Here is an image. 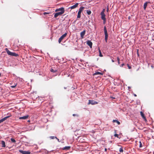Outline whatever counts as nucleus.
Masks as SVG:
<instances>
[{"label": "nucleus", "mask_w": 154, "mask_h": 154, "mask_svg": "<svg viewBox=\"0 0 154 154\" xmlns=\"http://www.w3.org/2000/svg\"><path fill=\"white\" fill-rule=\"evenodd\" d=\"M5 50L6 51L7 54L11 56L17 57L19 56V55L17 54H16L14 52H12L9 51L8 48H6Z\"/></svg>", "instance_id": "f257e3e1"}, {"label": "nucleus", "mask_w": 154, "mask_h": 154, "mask_svg": "<svg viewBox=\"0 0 154 154\" xmlns=\"http://www.w3.org/2000/svg\"><path fill=\"white\" fill-rule=\"evenodd\" d=\"M104 30L105 34V39L106 42H107L108 39V35L107 33V32L106 29V28L105 26L104 27Z\"/></svg>", "instance_id": "f03ea898"}, {"label": "nucleus", "mask_w": 154, "mask_h": 154, "mask_svg": "<svg viewBox=\"0 0 154 154\" xmlns=\"http://www.w3.org/2000/svg\"><path fill=\"white\" fill-rule=\"evenodd\" d=\"M67 33L66 32L62 35L59 39L58 42L59 43H60L61 41L64 39V38L67 35Z\"/></svg>", "instance_id": "7ed1b4c3"}, {"label": "nucleus", "mask_w": 154, "mask_h": 154, "mask_svg": "<svg viewBox=\"0 0 154 154\" xmlns=\"http://www.w3.org/2000/svg\"><path fill=\"white\" fill-rule=\"evenodd\" d=\"M101 19L103 20V23L105 24L106 23V19L105 17L106 15L105 14H100Z\"/></svg>", "instance_id": "20e7f679"}, {"label": "nucleus", "mask_w": 154, "mask_h": 154, "mask_svg": "<svg viewBox=\"0 0 154 154\" xmlns=\"http://www.w3.org/2000/svg\"><path fill=\"white\" fill-rule=\"evenodd\" d=\"M88 101L89 102L88 103V104H91L92 105H94L98 103V102H97L94 100H89Z\"/></svg>", "instance_id": "39448f33"}, {"label": "nucleus", "mask_w": 154, "mask_h": 154, "mask_svg": "<svg viewBox=\"0 0 154 154\" xmlns=\"http://www.w3.org/2000/svg\"><path fill=\"white\" fill-rule=\"evenodd\" d=\"M11 116V115H10V116H6V117H4V118H2V119H1V120H0V123H2V122H3L4 121H5L7 119H8V118H9Z\"/></svg>", "instance_id": "423d86ee"}, {"label": "nucleus", "mask_w": 154, "mask_h": 154, "mask_svg": "<svg viewBox=\"0 0 154 154\" xmlns=\"http://www.w3.org/2000/svg\"><path fill=\"white\" fill-rule=\"evenodd\" d=\"M64 13H63V11H60V12H57L54 15V17L55 18H56L58 16L60 15H62V14H63Z\"/></svg>", "instance_id": "0eeeda50"}, {"label": "nucleus", "mask_w": 154, "mask_h": 154, "mask_svg": "<svg viewBox=\"0 0 154 154\" xmlns=\"http://www.w3.org/2000/svg\"><path fill=\"white\" fill-rule=\"evenodd\" d=\"M87 44L90 47V48H92V43L90 40H88L86 42Z\"/></svg>", "instance_id": "6e6552de"}, {"label": "nucleus", "mask_w": 154, "mask_h": 154, "mask_svg": "<svg viewBox=\"0 0 154 154\" xmlns=\"http://www.w3.org/2000/svg\"><path fill=\"white\" fill-rule=\"evenodd\" d=\"M19 151L23 154H30V152L29 151H24L21 150H20Z\"/></svg>", "instance_id": "1a4fd4ad"}, {"label": "nucleus", "mask_w": 154, "mask_h": 154, "mask_svg": "<svg viewBox=\"0 0 154 154\" xmlns=\"http://www.w3.org/2000/svg\"><path fill=\"white\" fill-rule=\"evenodd\" d=\"M63 11V13H64L65 12V10L64 9V8L63 7H62L61 8L57 9L55 10V12H57L59 11Z\"/></svg>", "instance_id": "9d476101"}, {"label": "nucleus", "mask_w": 154, "mask_h": 154, "mask_svg": "<svg viewBox=\"0 0 154 154\" xmlns=\"http://www.w3.org/2000/svg\"><path fill=\"white\" fill-rule=\"evenodd\" d=\"M78 5H79L78 3H76V4L75 5H74L72 6H71L69 8H70L71 9H74V8H76V7H78Z\"/></svg>", "instance_id": "9b49d317"}, {"label": "nucleus", "mask_w": 154, "mask_h": 154, "mask_svg": "<svg viewBox=\"0 0 154 154\" xmlns=\"http://www.w3.org/2000/svg\"><path fill=\"white\" fill-rule=\"evenodd\" d=\"M86 32L85 30H84L82 32H81L80 33L81 37L82 38H84V36L85 35Z\"/></svg>", "instance_id": "f8f14e48"}, {"label": "nucleus", "mask_w": 154, "mask_h": 154, "mask_svg": "<svg viewBox=\"0 0 154 154\" xmlns=\"http://www.w3.org/2000/svg\"><path fill=\"white\" fill-rule=\"evenodd\" d=\"M140 114L141 115V116L142 117V118L144 119V121L146 122L147 121L146 119V117H145L144 114L143 113V112L142 111H141L140 112Z\"/></svg>", "instance_id": "ddd939ff"}, {"label": "nucleus", "mask_w": 154, "mask_h": 154, "mask_svg": "<svg viewBox=\"0 0 154 154\" xmlns=\"http://www.w3.org/2000/svg\"><path fill=\"white\" fill-rule=\"evenodd\" d=\"M29 117L28 115H26V116H24L23 117H19V119H23L25 120L27 119Z\"/></svg>", "instance_id": "4468645a"}, {"label": "nucleus", "mask_w": 154, "mask_h": 154, "mask_svg": "<svg viewBox=\"0 0 154 154\" xmlns=\"http://www.w3.org/2000/svg\"><path fill=\"white\" fill-rule=\"evenodd\" d=\"M103 73H102L101 72H95V73H94V74H93V75H103Z\"/></svg>", "instance_id": "2eb2a0df"}, {"label": "nucleus", "mask_w": 154, "mask_h": 154, "mask_svg": "<svg viewBox=\"0 0 154 154\" xmlns=\"http://www.w3.org/2000/svg\"><path fill=\"white\" fill-rule=\"evenodd\" d=\"M1 144H2V146L3 147H5V143L4 141H2Z\"/></svg>", "instance_id": "dca6fc26"}, {"label": "nucleus", "mask_w": 154, "mask_h": 154, "mask_svg": "<svg viewBox=\"0 0 154 154\" xmlns=\"http://www.w3.org/2000/svg\"><path fill=\"white\" fill-rule=\"evenodd\" d=\"M70 148V146H66L63 147V150H67L69 149Z\"/></svg>", "instance_id": "f3484780"}, {"label": "nucleus", "mask_w": 154, "mask_h": 154, "mask_svg": "<svg viewBox=\"0 0 154 154\" xmlns=\"http://www.w3.org/2000/svg\"><path fill=\"white\" fill-rule=\"evenodd\" d=\"M85 8L84 7H81L79 9L78 11L82 13V12L84 8Z\"/></svg>", "instance_id": "a211bd4d"}, {"label": "nucleus", "mask_w": 154, "mask_h": 154, "mask_svg": "<svg viewBox=\"0 0 154 154\" xmlns=\"http://www.w3.org/2000/svg\"><path fill=\"white\" fill-rule=\"evenodd\" d=\"M148 3V2H146L144 4V5H143L144 9L145 10H146V7L147 6Z\"/></svg>", "instance_id": "6ab92c4d"}, {"label": "nucleus", "mask_w": 154, "mask_h": 154, "mask_svg": "<svg viewBox=\"0 0 154 154\" xmlns=\"http://www.w3.org/2000/svg\"><path fill=\"white\" fill-rule=\"evenodd\" d=\"M81 13L78 11V15H77V18H80L81 17Z\"/></svg>", "instance_id": "aec40b11"}, {"label": "nucleus", "mask_w": 154, "mask_h": 154, "mask_svg": "<svg viewBox=\"0 0 154 154\" xmlns=\"http://www.w3.org/2000/svg\"><path fill=\"white\" fill-rule=\"evenodd\" d=\"M113 122H116V123H117L118 125H119L120 124V122H119V121H118V120H113Z\"/></svg>", "instance_id": "412c9836"}, {"label": "nucleus", "mask_w": 154, "mask_h": 154, "mask_svg": "<svg viewBox=\"0 0 154 154\" xmlns=\"http://www.w3.org/2000/svg\"><path fill=\"white\" fill-rule=\"evenodd\" d=\"M99 56H100V57H102L103 56V55L102 54L101 51L100 50V49H99Z\"/></svg>", "instance_id": "4be33fe9"}, {"label": "nucleus", "mask_w": 154, "mask_h": 154, "mask_svg": "<svg viewBox=\"0 0 154 154\" xmlns=\"http://www.w3.org/2000/svg\"><path fill=\"white\" fill-rule=\"evenodd\" d=\"M86 12L88 15H90L91 13V11L89 10H88L86 11Z\"/></svg>", "instance_id": "5701e85b"}, {"label": "nucleus", "mask_w": 154, "mask_h": 154, "mask_svg": "<svg viewBox=\"0 0 154 154\" xmlns=\"http://www.w3.org/2000/svg\"><path fill=\"white\" fill-rule=\"evenodd\" d=\"M114 132L115 133V134H114V136L115 137H117V138H119V135L118 134H116V130H115V131H114Z\"/></svg>", "instance_id": "b1692460"}, {"label": "nucleus", "mask_w": 154, "mask_h": 154, "mask_svg": "<svg viewBox=\"0 0 154 154\" xmlns=\"http://www.w3.org/2000/svg\"><path fill=\"white\" fill-rule=\"evenodd\" d=\"M119 150L120 152H123V150L122 147H121L119 149Z\"/></svg>", "instance_id": "393cba45"}, {"label": "nucleus", "mask_w": 154, "mask_h": 154, "mask_svg": "<svg viewBox=\"0 0 154 154\" xmlns=\"http://www.w3.org/2000/svg\"><path fill=\"white\" fill-rule=\"evenodd\" d=\"M11 142H12L13 143H15L16 142L15 140V139H14L13 138H11Z\"/></svg>", "instance_id": "a878e982"}, {"label": "nucleus", "mask_w": 154, "mask_h": 154, "mask_svg": "<svg viewBox=\"0 0 154 154\" xmlns=\"http://www.w3.org/2000/svg\"><path fill=\"white\" fill-rule=\"evenodd\" d=\"M50 138L51 139H54V138L57 139V138L56 137H54V136H51L50 137Z\"/></svg>", "instance_id": "bb28decb"}, {"label": "nucleus", "mask_w": 154, "mask_h": 154, "mask_svg": "<svg viewBox=\"0 0 154 154\" xmlns=\"http://www.w3.org/2000/svg\"><path fill=\"white\" fill-rule=\"evenodd\" d=\"M117 60H118V64H119L120 63V59L119 58V57H117Z\"/></svg>", "instance_id": "cd10ccee"}, {"label": "nucleus", "mask_w": 154, "mask_h": 154, "mask_svg": "<svg viewBox=\"0 0 154 154\" xmlns=\"http://www.w3.org/2000/svg\"><path fill=\"white\" fill-rule=\"evenodd\" d=\"M51 71L53 72H56V70H54L53 69H51Z\"/></svg>", "instance_id": "c85d7f7f"}, {"label": "nucleus", "mask_w": 154, "mask_h": 154, "mask_svg": "<svg viewBox=\"0 0 154 154\" xmlns=\"http://www.w3.org/2000/svg\"><path fill=\"white\" fill-rule=\"evenodd\" d=\"M105 11V9H103L100 14H104V13Z\"/></svg>", "instance_id": "c756f323"}, {"label": "nucleus", "mask_w": 154, "mask_h": 154, "mask_svg": "<svg viewBox=\"0 0 154 154\" xmlns=\"http://www.w3.org/2000/svg\"><path fill=\"white\" fill-rule=\"evenodd\" d=\"M139 143H140L139 147L140 148H141L142 146V144L140 141L139 142Z\"/></svg>", "instance_id": "7c9ffc66"}, {"label": "nucleus", "mask_w": 154, "mask_h": 154, "mask_svg": "<svg viewBox=\"0 0 154 154\" xmlns=\"http://www.w3.org/2000/svg\"><path fill=\"white\" fill-rule=\"evenodd\" d=\"M127 65L129 69H131V66H129L128 64H127Z\"/></svg>", "instance_id": "2f4dec72"}, {"label": "nucleus", "mask_w": 154, "mask_h": 154, "mask_svg": "<svg viewBox=\"0 0 154 154\" xmlns=\"http://www.w3.org/2000/svg\"><path fill=\"white\" fill-rule=\"evenodd\" d=\"M16 85H15L11 86V87L12 88H14L16 87Z\"/></svg>", "instance_id": "473e14b6"}, {"label": "nucleus", "mask_w": 154, "mask_h": 154, "mask_svg": "<svg viewBox=\"0 0 154 154\" xmlns=\"http://www.w3.org/2000/svg\"><path fill=\"white\" fill-rule=\"evenodd\" d=\"M72 116H78V115H77V114H73L72 115Z\"/></svg>", "instance_id": "72a5a7b5"}, {"label": "nucleus", "mask_w": 154, "mask_h": 154, "mask_svg": "<svg viewBox=\"0 0 154 154\" xmlns=\"http://www.w3.org/2000/svg\"><path fill=\"white\" fill-rule=\"evenodd\" d=\"M43 14H44V15H45V14H49V13H47V12H44L43 13Z\"/></svg>", "instance_id": "f704fd0d"}, {"label": "nucleus", "mask_w": 154, "mask_h": 154, "mask_svg": "<svg viewBox=\"0 0 154 154\" xmlns=\"http://www.w3.org/2000/svg\"><path fill=\"white\" fill-rule=\"evenodd\" d=\"M124 65H125V64L124 63H123L122 64H121V66H120L121 67H122Z\"/></svg>", "instance_id": "c9c22d12"}, {"label": "nucleus", "mask_w": 154, "mask_h": 154, "mask_svg": "<svg viewBox=\"0 0 154 154\" xmlns=\"http://www.w3.org/2000/svg\"><path fill=\"white\" fill-rule=\"evenodd\" d=\"M56 139L57 140V141H58V142H60V141L59 139L57 138V139Z\"/></svg>", "instance_id": "e433bc0d"}, {"label": "nucleus", "mask_w": 154, "mask_h": 154, "mask_svg": "<svg viewBox=\"0 0 154 154\" xmlns=\"http://www.w3.org/2000/svg\"><path fill=\"white\" fill-rule=\"evenodd\" d=\"M151 68H154V66H152H152H151Z\"/></svg>", "instance_id": "4c0bfd02"}, {"label": "nucleus", "mask_w": 154, "mask_h": 154, "mask_svg": "<svg viewBox=\"0 0 154 154\" xmlns=\"http://www.w3.org/2000/svg\"><path fill=\"white\" fill-rule=\"evenodd\" d=\"M112 62H114L115 61L113 60H112Z\"/></svg>", "instance_id": "58836bf2"}, {"label": "nucleus", "mask_w": 154, "mask_h": 154, "mask_svg": "<svg viewBox=\"0 0 154 154\" xmlns=\"http://www.w3.org/2000/svg\"><path fill=\"white\" fill-rule=\"evenodd\" d=\"M109 11V8H107V12H108Z\"/></svg>", "instance_id": "ea45409f"}, {"label": "nucleus", "mask_w": 154, "mask_h": 154, "mask_svg": "<svg viewBox=\"0 0 154 154\" xmlns=\"http://www.w3.org/2000/svg\"><path fill=\"white\" fill-rule=\"evenodd\" d=\"M105 151H107V149H106V148H105Z\"/></svg>", "instance_id": "a19ab883"}, {"label": "nucleus", "mask_w": 154, "mask_h": 154, "mask_svg": "<svg viewBox=\"0 0 154 154\" xmlns=\"http://www.w3.org/2000/svg\"><path fill=\"white\" fill-rule=\"evenodd\" d=\"M134 96H135V97L137 96V95H136V94H134Z\"/></svg>", "instance_id": "79ce46f5"}, {"label": "nucleus", "mask_w": 154, "mask_h": 154, "mask_svg": "<svg viewBox=\"0 0 154 154\" xmlns=\"http://www.w3.org/2000/svg\"><path fill=\"white\" fill-rule=\"evenodd\" d=\"M130 17H128V19H130Z\"/></svg>", "instance_id": "37998d69"}, {"label": "nucleus", "mask_w": 154, "mask_h": 154, "mask_svg": "<svg viewBox=\"0 0 154 154\" xmlns=\"http://www.w3.org/2000/svg\"><path fill=\"white\" fill-rule=\"evenodd\" d=\"M1 75V74H0V76Z\"/></svg>", "instance_id": "c03bdc74"}]
</instances>
